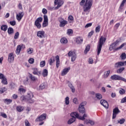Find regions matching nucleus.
I'll return each instance as SVG.
<instances>
[{"instance_id":"obj_1","label":"nucleus","mask_w":126,"mask_h":126,"mask_svg":"<svg viewBox=\"0 0 126 126\" xmlns=\"http://www.w3.org/2000/svg\"><path fill=\"white\" fill-rule=\"evenodd\" d=\"M93 4V0H86V2L83 6L84 12H90V9Z\"/></svg>"},{"instance_id":"obj_2","label":"nucleus","mask_w":126,"mask_h":126,"mask_svg":"<svg viewBox=\"0 0 126 126\" xmlns=\"http://www.w3.org/2000/svg\"><path fill=\"white\" fill-rule=\"evenodd\" d=\"M119 45V41L117 40L115 42L111 44V45L109 46V50L113 51V50H115V51H118L119 50H121V49L124 48L125 46H126V43L122 44L120 47L117 48V47H118Z\"/></svg>"},{"instance_id":"obj_3","label":"nucleus","mask_w":126,"mask_h":126,"mask_svg":"<svg viewBox=\"0 0 126 126\" xmlns=\"http://www.w3.org/2000/svg\"><path fill=\"white\" fill-rule=\"evenodd\" d=\"M106 38L103 36H101L99 39V41L98 42L97 50V56L100 55L101 53V50H102V47L104 44H105V42H106Z\"/></svg>"},{"instance_id":"obj_4","label":"nucleus","mask_w":126,"mask_h":126,"mask_svg":"<svg viewBox=\"0 0 126 126\" xmlns=\"http://www.w3.org/2000/svg\"><path fill=\"white\" fill-rule=\"evenodd\" d=\"M70 116L72 118H76L78 120H81V121H84L85 118H87V114L84 113L83 116H79V114L76 112L71 113Z\"/></svg>"},{"instance_id":"obj_5","label":"nucleus","mask_w":126,"mask_h":126,"mask_svg":"<svg viewBox=\"0 0 126 126\" xmlns=\"http://www.w3.org/2000/svg\"><path fill=\"white\" fill-rule=\"evenodd\" d=\"M86 104H87L86 101H84L79 105L78 110L79 113H81V114H84V113H85V108H84V106H85Z\"/></svg>"},{"instance_id":"obj_6","label":"nucleus","mask_w":126,"mask_h":126,"mask_svg":"<svg viewBox=\"0 0 126 126\" xmlns=\"http://www.w3.org/2000/svg\"><path fill=\"white\" fill-rule=\"evenodd\" d=\"M68 57H71V61L73 62L76 60V54L74 51H70L68 53Z\"/></svg>"},{"instance_id":"obj_7","label":"nucleus","mask_w":126,"mask_h":126,"mask_svg":"<svg viewBox=\"0 0 126 126\" xmlns=\"http://www.w3.org/2000/svg\"><path fill=\"white\" fill-rule=\"evenodd\" d=\"M33 96L34 95L32 92H30L28 93L27 100L29 102V103H34V99H32Z\"/></svg>"},{"instance_id":"obj_8","label":"nucleus","mask_w":126,"mask_h":126,"mask_svg":"<svg viewBox=\"0 0 126 126\" xmlns=\"http://www.w3.org/2000/svg\"><path fill=\"white\" fill-rule=\"evenodd\" d=\"M47 118V114L43 113L35 119V122H43Z\"/></svg>"},{"instance_id":"obj_9","label":"nucleus","mask_w":126,"mask_h":126,"mask_svg":"<svg viewBox=\"0 0 126 126\" xmlns=\"http://www.w3.org/2000/svg\"><path fill=\"white\" fill-rule=\"evenodd\" d=\"M55 4H57V6L55 7V9H59L63 4V1L61 0H55L54 1Z\"/></svg>"},{"instance_id":"obj_10","label":"nucleus","mask_w":126,"mask_h":126,"mask_svg":"<svg viewBox=\"0 0 126 126\" xmlns=\"http://www.w3.org/2000/svg\"><path fill=\"white\" fill-rule=\"evenodd\" d=\"M60 26L61 27H64L67 24V21L64 20L63 18H59Z\"/></svg>"},{"instance_id":"obj_11","label":"nucleus","mask_w":126,"mask_h":126,"mask_svg":"<svg viewBox=\"0 0 126 126\" xmlns=\"http://www.w3.org/2000/svg\"><path fill=\"white\" fill-rule=\"evenodd\" d=\"M8 62L9 63H12L14 62V54H13V53H10L8 54Z\"/></svg>"},{"instance_id":"obj_12","label":"nucleus","mask_w":126,"mask_h":126,"mask_svg":"<svg viewBox=\"0 0 126 126\" xmlns=\"http://www.w3.org/2000/svg\"><path fill=\"white\" fill-rule=\"evenodd\" d=\"M44 21L42 24V27H47L48 25V16L47 15H44L43 16Z\"/></svg>"},{"instance_id":"obj_13","label":"nucleus","mask_w":126,"mask_h":126,"mask_svg":"<svg viewBox=\"0 0 126 126\" xmlns=\"http://www.w3.org/2000/svg\"><path fill=\"white\" fill-rule=\"evenodd\" d=\"M100 103L101 105H102V106H103V107H104V108H105V109H108L109 104L108 103L107 101L104 99H101L100 101Z\"/></svg>"},{"instance_id":"obj_14","label":"nucleus","mask_w":126,"mask_h":126,"mask_svg":"<svg viewBox=\"0 0 126 126\" xmlns=\"http://www.w3.org/2000/svg\"><path fill=\"white\" fill-rule=\"evenodd\" d=\"M119 113H120V110H119V108L118 107L114 108L113 109L112 119H116V117H117V115Z\"/></svg>"},{"instance_id":"obj_15","label":"nucleus","mask_w":126,"mask_h":126,"mask_svg":"<svg viewBox=\"0 0 126 126\" xmlns=\"http://www.w3.org/2000/svg\"><path fill=\"white\" fill-rule=\"evenodd\" d=\"M32 70H33V74L36 75H38V76H40V75H41V73H42V71H39L38 68H32Z\"/></svg>"},{"instance_id":"obj_16","label":"nucleus","mask_w":126,"mask_h":126,"mask_svg":"<svg viewBox=\"0 0 126 126\" xmlns=\"http://www.w3.org/2000/svg\"><path fill=\"white\" fill-rule=\"evenodd\" d=\"M37 36L38 38H40L41 39L45 38V32L41 31H38L37 33Z\"/></svg>"},{"instance_id":"obj_17","label":"nucleus","mask_w":126,"mask_h":126,"mask_svg":"<svg viewBox=\"0 0 126 126\" xmlns=\"http://www.w3.org/2000/svg\"><path fill=\"white\" fill-rule=\"evenodd\" d=\"M23 16H24V13L23 12H20L18 14H16V18L18 21H20Z\"/></svg>"},{"instance_id":"obj_18","label":"nucleus","mask_w":126,"mask_h":126,"mask_svg":"<svg viewBox=\"0 0 126 126\" xmlns=\"http://www.w3.org/2000/svg\"><path fill=\"white\" fill-rule=\"evenodd\" d=\"M67 84L68 86V87L71 89V92L72 93H74L75 92V88H74V86H73V85L69 81H67Z\"/></svg>"},{"instance_id":"obj_19","label":"nucleus","mask_w":126,"mask_h":126,"mask_svg":"<svg viewBox=\"0 0 126 126\" xmlns=\"http://www.w3.org/2000/svg\"><path fill=\"white\" fill-rule=\"evenodd\" d=\"M70 69V67H69L64 68L62 71L61 75H62V76H64V75H65L67 73V72L69 71Z\"/></svg>"},{"instance_id":"obj_20","label":"nucleus","mask_w":126,"mask_h":126,"mask_svg":"<svg viewBox=\"0 0 126 126\" xmlns=\"http://www.w3.org/2000/svg\"><path fill=\"white\" fill-rule=\"evenodd\" d=\"M110 78L111 79H112V80H120L121 78V76H119V75L114 74L111 76Z\"/></svg>"},{"instance_id":"obj_21","label":"nucleus","mask_w":126,"mask_h":126,"mask_svg":"<svg viewBox=\"0 0 126 126\" xmlns=\"http://www.w3.org/2000/svg\"><path fill=\"white\" fill-rule=\"evenodd\" d=\"M114 66L117 68H119V67H122V66H124L123 65V62H120L115 63Z\"/></svg>"},{"instance_id":"obj_22","label":"nucleus","mask_w":126,"mask_h":126,"mask_svg":"<svg viewBox=\"0 0 126 126\" xmlns=\"http://www.w3.org/2000/svg\"><path fill=\"white\" fill-rule=\"evenodd\" d=\"M56 67L59 68V66H60V57L58 55L56 56Z\"/></svg>"},{"instance_id":"obj_23","label":"nucleus","mask_w":126,"mask_h":126,"mask_svg":"<svg viewBox=\"0 0 126 126\" xmlns=\"http://www.w3.org/2000/svg\"><path fill=\"white\" fill-rule=\"evenodd\" d=\"M21 51V45H19L17 47V49L16 50V53L17 55H19L20 54V52Z\"/></svg>"},{"instance_id":"obj_24","label":"nucleus","mask_w":126,"mask_h":126,"mask_svg":"<svg viewBox=\"0 0 126 126\" xmlns=\"http://www.w3.org/2000/svg\"><path fill=\"white\" fill-rule=\"evenodd\" d=\"M74 122H75V118H71V119H70L68 122H67V124L68 125H71V124H73V123H74Z\"/></svg>"},{"instance_id":"obj_25","label":"nucleus","mask_w":126,"mask_h":126,"mask_svg":"<svg viewBox=\"0 0 126 126\" xmlns=\"http://www.w3.org/2000/svg\"><path fill=\"white\" fill-rule=\"evenodd\" d=\"M16 110L18 111V112H22V111L24 110V107L20 105L16 107Z\"/></svg>"},{"instance_id":"obj_26","label":"nucleus","mask_w":126,"mask_h":126,"mask_svg":"<svg viewBox=\"0 0 126 126\" xmlns=\"http://www.w3.org/2000/svg\"><path fill=\"white\" fill-rule=\"evenodd\" d=\"M42 76L43 77H46L48 76V70L47 69H44L42 71Z\"/></svg>"},{"instance_id":"obj_27","label":"nucleus","mask_w":126,"mask_h":126,"mask_svg":"<svg viewBox=\"0 0 126 126\" xmlns=\"http://www.w3.org/2000/svg\"><path fill=\"white\" fill-rule=\"evenodd\" d=\"M83 42V39H82V37H77L76 39V43L77 44H81Z\"/></svg>"},{"instance_id":"obj_28","label":"nucleus","mask_w":126,"mask_h":126,"mask_svg":"<svg viewBox=\"0 0 126 126\" xmlns=\"http://www.w3.org/2000/svg\"><path fill=\"white\" fill-rule=\"evenodd\" d=\"M60 42L61 44H66L67 43V39L63 37L61 39Z\"/></svg>"},{"instance_id":"obj_29","label":"nucleus","mask_w":126,"mask_h":126,"mask_svg":"<svg viewBox=\"0 0 126 126\" xmlns=\"http://www.w3.org/2000/svg\"><path fill=\"white\" fill-rule=\"evenodd\" d=\"M7 32L9 35H11V34H13L14 31L13 30V29L12 28H9L8 29Z\"/></svg>"},{"instance_id":"obj_30","label":"nucleus","mask_w":126,"mask_h":126,"mask_svg":"<svg viewBox=\"0 0 126 126\" xmlns=\"http://www.w3.org/2000/svg\"><path fill=\"white\" fill-rule=\"evenodd\" d=\"M0 29L2 31L5 32L7 30V26L6 25H3L1 26Z\"/></svg>"},{"instance_id":"obj_31","label":"nucleus","mask_w":126,"mask_h":126,"mask_svg":"<svg viewBox=\"0 0 126 126\" xmlns=\"http://www.w3.org/2000/svg\"><path fill=\"white\" fill-rule=\"evenodd\" d=\"M30 78L31 79L32 81H33V82L37 80V78H36L35 76L32 75V74L30 75Z\"/></svg>"},{"instance_id":"obj_32","label":"nucleus","mask_w":126,"mask_h":126,"mask_svg":"<svg viewBox=\"0 0 126 126\" xmlns=\"http://www.w3.org/2000/svg\"><path fill=\"white\" fill-rule=\"evenodd\" d=\"M126 122V119L122 118L120 120H118V124H120V125H123Z\"/></svg>"},{"instance_id":"obj_33","label":"nucleus","mask_w":126,"mask_h":126,"mask_svg":"<svg viewBox=\"0 0 126 126\" xmlns=\"http://www.w3.org/2000/svg\"><path fill=\"white\" fill-rule=\"evenodd\" d=\"M45 84H41L39 86V88H38V90L39 91H41V90H43V89H45Z\"/></svg>"},{"instance_id":"obj_34","label":"nucleus","mask_w":126,"mask_h":126,"mask_svg":"<svg viewBox=\"0 0 126 126\" xmlns=\"http://www.w3.org/2000/svg\"><path fill=\"white\" fill-rule=\"evenodd\" d=\"M120 58H121V60L122 61H125L126 59V53H122L120 56Z\"/></svg>"},{"instance_id":"obj_35","label":"nucleus","mask_w":126,"mask_h":126,"mask_svg":"<svg viewBox=\"0 0 126 126\" xmlns=\"http://www.w3.org/2000/svg\"><path fill=\"white\" fill-rule=\"evenodd\" d=\"M95 97L97 100H101V98H102V94H96Z\"/></svg>"},{"instance_id":"obj_36","label":"nucleus","mask_w":126,"mask_h":126,"mask_svg":"<svg viewBox=\"0 0 126 126\" xmlns=\"http://www.w3.org/2000/svg\"><path fill=\"white\" fill-rule=\"evenodd\" d=\"M4 103H6L7 105H9V104H10L12 102V100L10 99H5L4 101Z\"/></svg>"},{"instance_id":"obj_37","label":"nucleus","mask_w":126,"mask_h":126,"mask_svg":"<svg viewBox=\"0 0 126 126\" xmlns=\"http://www.w3.org/2000/svg\"><path fill=\"white\" fill-rule=\"evenodd\" d=\"M90 50V46L89 45L87 46L84 51L85 54H87V53H88V52H89Z\"/></svg>"},{"instance_id":"obj_38","label":"nucleus","mask_w":126,"mask_h":126,"mask_svg":"<svg viewBox=\"0 0 126 126\" xmlns=\"http://www.w3.org/2000/svg\"><path fill=\"white\" fill-rule=\"evenodd\" d=\"M124 70H125V67H122L119 69H118L117 71V73H122V72H123V71H124Z\"/></svg>"},{"instance_id":"obj_39","label":"nucleus","mask_w":126,"mask_h":126,"mask_svg":"<svg viewBox=\"0 0 126 126\" xmlns=\"http://www.w3.org/2000/svg\"><path fill=\"white\" fill-rule=\"evenodd\" d=\"M7 90L5 87H2L0 88V93L1 94H2L4 92H5V91Z\"/></svg>"},{"instance_id":"obj_40","label":"nucleus","mask_w":126,"mask_h":126,"mask_svg":"<svg viewBox=\"0 0 126 126\" xmlns=\"http://www.w3.org/2000/svg\"><path fill=\"white\" fill-rule=\"evenodd\" d=\"M65 105L69 104V97L68 96H66L65 98Z\"/></svg>"},{"instance_id":"obj_41","label":"nucleus","mask_w":126,"mask_h":126,"mask_svg":"<svg viewBox=\"0 0 126 126\" xmlns=\"http://www.w3.org/2000/svg\"><path fill=\"white\" fill-rule=\"evenodd\" d=\"M34 25H35V26H36L37 28L38 29L41 28V24L40 23H38V22H35Z\"/></svg>"},{"instance_id":"obj_42","label":"nucleus","mask_w":126,"mask_h":126,"mask_svg":"<svg viewBox=\"0 0 126 126\" xmlns=\"http://www.w3.org/2000/svg\"><path fill=\"white\" fill-rule=\"evenodd\" d=\"M54 63H55V57H53L50 59L49 64L52 65V64Z\"/></svg>"},{"instance_id":"obj_43","label":"nucleus","mask_w":126,"mask_h":126,"mask_svg":"<svg viewBox=\"0 0 126 126\" xmlns=\"http://www.w3.org/2000/svg\"><path fill=\"white\" fill-rule=\"evenodd\" d=\"M44 65H46V62L45 61H42L40 63V67H44Z\"/></svg>"},{"instance_id":"obj_44","label":"nucleus","mask_w":126,"mask_h":126,"mask_svg":"<svg viewBox=\"0 0 126 126\" xmlns=\"http://www.w3.org/2000/svg\"><path fill=\"white\" fill-rule=\"evenodd\" d=\"M43 21V18L39 17H38L36 20L35 22H37L38 23H40V22H42Z\"/></svg>"},{"instance_id":"obj_45","label":"nucleus","mask_w":126,"mask_h":126,"mask_svg":"<svg viewBox=\"0 0 126 126\" xmlns=\"http://www.w3.org/2000/svg\"><path fill=\"white\" fill-rule=\"evenodd\" d=\"M27 53L28 54H29V55H31L32 53H33V48H30L27 50Z\"/></svg>"},{"instance_id":"obj_46","label":"nucleus","mask_w":126,"mask_h":126,"mask_svg":"<svg viewBox=\"0 0 126 126\" xmlns=\"http://www.w3.org/2000/svg\"><path fill=\"white\" fill-rule=\"evenodd\" d=\"M1 82L3 83V84L6 85V84H7V80L6 78H4V79H2Z\"/></svg>"},{"instance_id":"obj_47","label":"nucleus","mask_w":126,"mask_h":126,"mask_svg":"<svg viewBox=\"0 0 126 126\" xmlns=\"http://www.w3.org/2000/svg\"><path fill=\"white\" fill-rule=\"evenodd\" d=\"M100 29H101V26H98L95 28L96 33H99L100 32Z\"/></svg>"},{"instance_id":"obj_48","label":"nucleus","mask_w":126,"mask_h":126,"mask_svg":"<svg viewBox=\"0 0 126 126\" xmlns=\"http://www.w3.org/2000/svg\"><path fill=\"white\" fill-rule=\"evenodd\" d=\"M19 37V32H16V33H15V35H14V39H18V38Z\"/></svg>"},{"instance_id":"obj_49","label":"nucleus","mask_w":126,"mask_h":126,"mask_svg":"<svg viewBox=\"0 0 126 126\" xmlns=\"http://www.w3.org/2000/svg\"><path fill=\"white\" fill-rule=\"evenodd\" d=\"M86 1H85V0H82L80 2V5L81 6H84V4H85V2Z\"/></svg>"},{"instance_id":"obj_50","label":"nucleus","mask_w":126,"mask_h":126,"mask_svg":"<svg viewBox=\"0 0 126 126\" xmlns=\"http://www.w3.org/2000/svg\"><path fill=\"white\" fill-rule=\"evenodd\" d=\"M73 102L74 104H75L76 105H78V100H77V98H74L73 100Z\"/></svg>"},{"instance_id":"obj_51","label":"nucleus","mask_w":126,"mask_h":126,"mask_svg":"<svg viewBox=\"0 0 126 126\" xmlns=\"http://www.w3.org/2000/svg\"><path fill=\"white\" fill-rule=\"evenodd\" d=\"M9 23L12 26H14L16 24V22L15 21H10Z\"/></svg>"},{"instance_id":"obj_52","label":"nucleus","mask_w":126,"mask_h":126,"mask_svg":"<svg viewBox=\"0 0 126 126\" xmlns=\"http://www.w3.org/2000/svg\"><path fill=\"white\" fill-rule=\"evenodd\" d=\"M29 63L31 64H32V63H34V59L33 58H30L29 60Z\"/></svg>"},{"instance_id":"obj_53","label":"nucleus","mask_w":126,"mask_h":126,"mask_svg":"<svg viewBox=\"0 0 126 126\" xmlns=\"http://www.w3.org/2000/svg\"><path fill=\"white\" fill-rule=\"evenodd\" d=\"M10 86H11V89H14V88L16 87V86H15V84L13 83H12L10 84Z\"/></svg>"},{"instance_id":"obj_54","label":"nucleus","mask_w":126,"mask_h":126,"mask_svg":"<svg viewBox=\"0 0 126 126\" xmlns=\"http://www.w3.org/2000/svg\"><path fill=\"white\" fill-rule=\"evenodd\" d=\"M93 63H94L93 59L92 58H90L89 59V63H90V64H92Z\"/></svg>"},{"instance_id":"obj_55","label":"nucleus","mask_w":126,"mask_h":126,"mask_svg":"<svg viewBox=\"0 0 126 126\" xmlns=\"http://www.w3.org/2000/svg\"><path fill=\"white\" fill-rule=\"evenodd\" d=\"M42 12L43 13V14H47V13H48V10H47V9L45 8H43L42 9Z\"/></svg>"},{"instance_id":"obj_56","label":"nucleus","mask_w":126,"mask_h":126,"mask_svg":"<svg viewBox=\"0 0 126 126\" xmlns=\"http://www.w3.org/2000/svg\"><path fill=\"white\" fill-rule=\"evenodd\" d=\"M89 124H90L91 126H94V125H95L94 121L90 120H89Z\"/></svg>"},{"instance_id":"obj_57","label":"nucleus","mask_w":126,"mask_h":126,"mask_svg":"<svg viewBox=\"0 0 126 126\" xmlns=\"http://www.w3.org/2000/svg\"><path fill=\"white\" fill-rule=\"evenodd\" d=\"M91 26H92V23H89L85 26V28H88V27H91Z\"/></svg>"},{"instance_id":"obj_58","label":"nucleus","mask_w":126,"mask_h":126,"mask_svg":"<svg viewBox=\"0 0 126 126\" xmlns=\"http://www.w3.org/2000/svg\"><path fill=\"white\" fill-rule=\"evenodd\" d=\"M110 72H111V71H110V70H108L106 72V74L104 77L105 78H107V77H108L109 76V75L110 74Z\"/></svg>"},{"instance_id":"obj_59","label":"nucleus","mask_w":126,"mask_h":126,"mask_svg":"<svg viewBox=\"0 0 126 126\" xmlns=\"http://www.w3.org/2000/svg\"><path fill=\"white\" fill-rule=\"evenodd\" d=\"M120 94L121 95H123V94H125V90L122 89L120 91H119Z\"/></svg>"},{"instance_id":"obj_60","label":"nucleus","mask_w":126,"mask_h":126,"mask_svg":"<svg viewBox=\"0 0 126 126\" xmlns=\"http://www.w3.org/2000/svg\"><path fill=\"white\" fill-rule=\"evenodd\" d=\"M19 91H20V92H22L23 93H24L26 91L23 88H20L19 89Z\"/></svg>"},{"instance_id":"obj_61","label":"nucleus","mask_w":126,"mask_h":126,"mask_svg":"<svg viewBox=\"0 0 126 126\" xmlns=\"http://www.w3.org/2000/svg\"><path fill=\"white\" fill-rule=\"evenodd\" d=\"M67 33L68 35H70V34L72 33V30H71V29L68 30Z\"/></svg>"},{"instance_id":"obj_62","label":"nucleus","mask_w":126,"mask_h":126,"mask_svg":"<svg viewBox=\"0 0 126 126\" xmlns=\"http://www.w3.org/2000/svg\"><path fill=\"white\" fill-rule=\"evenodd\" d=\"M94 33V32L91 31L89 33L88 37H89L90 38L91 37V36L93 35Z\"/></svg>"},{"instance_id":"obj_63","label":"nucleus","mask_w":126,"mask_h":126,"mask_svg":"<svg viewBox=\"0 0 126 126\" xmlns=\"http://www.w3.org/2000/svg\"><path fill=\"white\" fill-rule=\"evenodd\" d=\"M121 103H126V96L122 99Z\"/></svg>"},{"instance_id":"obj_64","label":"nucleus","mask_w":126,"mask_h":126,"mask_svg":"<svg viewBox=\"0 0 126 126\" xmlns=\"http://www.w3.org/2000/svg\"><path fill=\"white\" fill-rule=\"evenodd\" d=\"M5 78V77L4 76V75L2 73L0 74V79H3Z\"/></svg>"}]
</instances>
